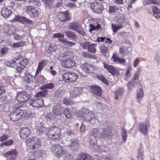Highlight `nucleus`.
Instances as JSON below:
<instances>
[{
	"mask_svg": "<svg viewBox=\"0 0 160 160\" xmlns=\"http://www.w3.org/2000/svg\"><path fill=\"white\" fill-rule=\"evenodd\" d=\"M40 133L44 132L48 136V137L52 140H57L60 136L61 130L59 128L56 127H53L49 129H47L43 126L38 129Z\"/></svg>",
	"mask_w": 160,
	"mask_h": 160,
	"instance_id": "nucleus-1",
	"label": "nucleus"
},
{
	"mask_svg": "<svg viewBox=\"0 0 160 160\" xmlns=\"http://www.w3.org/2000/svg\"><path fill=\"white\" fill-rule=\"evenodd\" d=\"M90 155L85 153H82L80 154L77 160H91Z\"/></svg>",
	"mask_w": 160,
	"mask_h": 160,
	"instance_id": "nucleus-30",
	"label": "nucleus"
},
{
	"mask_svg": "<svg viewBox=\"0 0 160 160\" xmlns=\"http://www.w3.org/2000/svg\"><path fill=\"white\" fill-rule=\"evenodd\" d=\"M70 143L71 144L68 145V146H70L72 149L77 150L78 148V141L76 140H71Z\"/></svg>",
	"mask_w": 160,
	"mask_h": 160,
	"instance_id": "nucleus-35",
	"label": "nucleus"
},
{
	"mask_svg": "<svg viewBox=\"0 0 160 160\" xmlns=\"http://www.w3.org/2000/svg\"><path fill=\"white\" fill-rule=\"evenodd\" d=\"M63 160H74L73 156L69 153L67 154L64 157Z\"/></svg>",
	"mask_w": 160,
	"mask_h": 160,
	"instance_id": "nucleus-54",
	"label": "nucleus"
},
{
	"mask_svg": "<svg viewBox=\"0 0 160 160\" xmlns=\"http://www.w3.org/2000/svg\"><path fill=\"white\" fill-rule=\"evenodd\" d=\"M63 108L59 104H57L52 107V111L57 115H61L62 113Z\"/></svg>",
	"mask_w": 160,
	"mask_h": 160,
	"instance_id": "nucleus-19",
	"label": "nucleus"
},
{
	"mask_svg": "<svg viewBox=\"0 0 160 160\" xmlns=\"http://www.w3.org/2000/svg\"><path fill=\"white\" fill-rule=\"evenodd\" d=\"M83 118L84 119V122H90L91 123H93L96 117L94 112L87 110L85 112Z\"/></svg>",
	"mask_w": 160,
	"mask_h": 160,
	"instance_id": "nucleus-7",
	"label": "nucleus"
},
{
	"mask_svg": "<svg viewBox=\"0 0 160 160\" xmlns=\"http://www.w3.org/2000/svg\"><path fill=\"white\" fill-rule=\"evenodd\" d=\"M28 2L29 4L37 7H39L41 5L40 3L38 0H28Z\"/></svg>",
	"mask_w": 160,
	"mask_h": 160,
	"instance_id": "nucleus-45",
	"label": "nucleus"
},
{
	"mask_svg": "<svg viewBox=\"0 0 160 160\" xmlns=\"http://www.w3.org/2000/svg\"><path fill=\"white\" fill-rule=\"evenodd\" d=\"M68 29L77 32L80 34L83 35L85 32L81 23L77 22H73L68 25Z\"/></svg>",
	"mask_w": 160,
	"mask_h": 160,
	"instance_id": "nucleus-5",
	"label": "nucleus"
},
{
	"mask_svg": "<svg viewBox=\"0 0 160 160\" xmlns=\"http://www.w3.org/2000/svg\"><path fill=\"white\" fill-rule=\"evenodd\" d=\"M10 117L11 120L14 122L17 121L21 118L14 111L11 114Z\"/></svg>",
	"mask_w": 160,
	"mask_h": 160,
	"instance_id": "nucleus-38",
	"label": "nucleus"
},
{
	"mask_svg": "<svg viewBox=\"0 0 160 160\" xmlns=\"http://www.w3.org/2000/svg\"><path fill=\"white\" fill-rule=\"evenodd\" d=\"M1 13L3 17L8 18L12 14V12L10 10L4 7L2 8L1 11Z\"/></svg>",
	"mask_w": 160,
	"mask_h": 160,
	"instance_id": "nucleus-26",
	"label": "nucleus"
},
{
	"mask_svg": "<svg viewBox=\"0 0 160 160\" xmlns=\"http://www.w3.org/2000/svg\"><path fill=\"white\" fill-rule=\"evenodd\" d=\"M13 143V141L12 139H9L7 141L2 143L1 146H3L4 145L6 146H10Z\"/></svg>",
	"mask_w": 160,
	"mask_h": 160,
	"instance_id": "nucleus-55",
	"label": "nucleus"
},
{
	"mask_svg": "<svg viewBox=\"0 0 160 160\" xmlns=\"http://www.w3.org/2000/svg\"><path fill=\"white\" fill-rule=\"evenodd\" d=\"M90 43V42H80L79 43L80 46L84 49H87L88 47V45Z\"/></svg>",
	"mask_w": 160,
	"mask_h": 160,
	"instance_id": "nucleus-47",
	"label": "nucleus"
},
{
	"mask_svg": "<svg viewBox=\"0 0 160 160\" xmlns=\"http://www.w3.org/2000/svg\"><path fill=\"white\" fill-rule=\"evenodd\" d=\"M16 114L21 118L22 116L24 115V111L20 109L19 108H16L14 111Z\"/></svg>",
	"mask_w": 160,
	"mask_h": 160,
	"instance_id": "nucleus-40",
	"label": "nucleus"
},
{
	"mask_svg": "<svg viewBox=\"0 0 160 160\" xmlns=\"http://www.w3.org/2000/svg\"><path fill=\"white\" fill-rule=\"evenodd\" d=\"M9 138L8 135L6 134H3L0 138L1 142H3L5 141Z\"/></svg>",
	"mask_w": 160,
	"mask_h": 160,
	"instance_id": "nucleus-56",
	"label": "nucleus"
},
{
	"mask_svg": "<svg viewBox=\"0 0 160 160\" xmlns=\"http://www.w3.org/2000/svg\"><path fill=\"white\" fill-rule=\"evenodd\" d=\"M30 98V94L26 91L20 92H18L16 96V99L20 103H22L27 102Z\"/></svg>",
	"mask_w": 160,
	"mask_h": 160,
	"instance_id": "nucleus-4",
	"label": "nucleus"
},
{
	"mask_svg": "<svg viewBox=\"0 0 160 160\" xmlns=\"http://www.w3.org/2000/svg\"><path fill=\"white\" fill-rule=\"evenodd\" d=\"M20 60H18V62H17V65H19L21 67H22L23 68H25L26 67V65H27L28 61L27 59L26 58H23L21 60V58H19Z\"/></svg>",
	"mask_w": 160,
	"mask_h": 160,
	"instance_id": "nucleus-34",
	"label": "nucleus"
},
{
	"mask_svg": "<svg viewBox=\"0 0 160 160\" xmlns=\"http://www.w3.org/2000/svg\"><path fill=\"white\" fill-rule=\"evenodd\" d=\"M57 49L55 46L52 45H50L48 49L46 50V52L48 54H50L52 51H55Z\"/></svg>",
	"mask_w": 160,
	"mask_h": 160,
	"instance_id": "nucleus-46",
	"label": "nucleus"
},
{
	"mask_svg": "<svg viewBox=\"0 0 160 160\" xmlns=\"http://www.w3.org/2000/svg\"><path fill=\"white\" fill-rule=\"evenodd\" d=\"M54 86V84L53 83H50L45 84L43 86V87L45 89H52L53 88Z\"/></svg>",
	"mask_w": 160,
	"mask_h": 160,
	"instance_id": "nucleus-53",
	"label": "nucleus"
},
{
	"mask_svg": "<svg viewBox=\"0 0 160 160\" xmlns=\"http://www.w3.org/2000/svg\"><path fill=\"white\" fill-rule=\"evenodd\" d=\"M15 19L16 20L21 22L23 23H27L28 24H32V20L23 16L19 15L15 16Z\"/></svg>",
	"mask_w": 160,
	"mask_h": 160,
	"instance_id": "nucleus-20",
	"label": "nucleus"
},
{
	"mask_svg": "<svg viewBox=\"0 0 160 160\" xmlns=\"http://www.w3.org/2000/svg\"><path fill=\"white\" fill-rule=\"evenodd\" d=\"M78 77V75L74 72H67L63 74V80L66 83L74 82Z\"/></svg>",
	"mask_w": 160,
	"mask_h": 160,
	"instance_id": "nucleus-6",
	"label": "nucleus"
},
{
	"mask_svg": "<svg viewBox=\"0 0 160 160\" xmlns=\"http://www.w3.org/2000/svg\"><path fill=\"white\" fill-rule=\"evenodd\" d=\"M31 133V131L28 128H22L20 130V137L23 139L26 138Z\"/></svg>",
	"mask_w": 160,
	"mask_h": 160,
	"instance_id": "nucleus-15",
	"label": "nucleus"
},
{
	"mask_svg": "<svg viewBox=\"0 0 160 160\" xmlns=\"http://www.w3.org/2000/svg\"><path fill=\"white\" fill-rule=\"evenodd\" d=\"M109 8L110 13H113L117 10V8L115 6H110L109 7Z\"/></svg>",
	"mask_w": 160,
	"mask_h": 160,
	"instance_id": "nucleus-59",
	"label": "nucleus"
},
{
	"mask_svg": "<svg viewBox=\"0 0 160 160\" xmlns=\"http://www.w3.org/2000/svg\"><path fill=\"white\" fill-rule=\"evenodd\" d=\"M29 149H33L39 148L41 145L40 140L36 137L28 138L26 141Z\"/></svg>",
	"mask_w": 160,
	"mask_h": 160,
	"instance_id": "nucleus-2",
	"label": "nucleus"
},
{
	"mask_svg": "<svg viewBox=\"0 0 160 160\" xmlns=\"http://www.w3.org/2000/svg\"><path fill=\"white\" fill-rule=\"evenodd\" d=\"M62 65L65 68H70L75 65V62L70 59V58L66 61L63 62V63L62 64Z\"/></svg>",
	"mask_w": 160,
	"mask_h": 160,
	"instance_id": "nucleus-24",
	"label": "nucleus"
},
{
	"mask_svg": "<svg viewBox=\"0 0 160 160\" xmlns=\"http://www.w3.org/2000/svg\"><path fill=\"white\" fill-rule=\"evenodd\" d=\"M153 11L154 16L156 18H160V11L157 7L155 6H152V7Z\"/></svg>",
	"mask_w": 160,
	"mask_h": 160,
	"instance_id": "nucleus-32",
	"label": "nucleus"
},
{
	"mask_svg": "<svg viewBox=\"0 0 160 160\" xmlns=\"http://www.w3.org/2000/svg\"><path fill=\"white\" fill-rule=\"evenodd\" d=\"M139 63V60L137 58L133 61V66L134 68L137 67Z\"/></svg>",
	"mask_w": 160,
	"mask_h": 160,
	"instance_id": "nucleus-64",
	"label": "nucleus"
},
{
	"mask_svg": "<svg viewBox=\"0 0 160 160\" xmlns=\"http://www.w3.org/2000/svg\"><path fill=\"white\" fill-rule=\"evenodd\" d=\"M64 33L66 34V36L69 38H70L71 39H77L76 35L74 32L71 31H66Z\"/></svg>",
	"mask_w": 160,
	"mask_h": 160,
	"instance_id": "nucleus-37",
	"label": "nucleus"
},
{
	"mask_svg": "<svg viewBox=\"0 0 160 160\" xmlns=\"http://www.w3.org/2000/svg\"><path fill=\"white\" fill-rule=\"evenodd\" d=\"M100 152H102L105 153V154H102V156L103 158H104L105 160H111V159L110 157L108 156H105V154H106L105 152L104 151V150H102V149H100Z\"/></svg>",
	"mask_w": 160,
	"mask_h": 160,
	"instance_id": "nucleus-60",
	"label": "nucleus"
},
{
	"mask_svg": "<svg viewBox=\"0 0 160 160\" xmlns=\"http://www.w3.org/2000/svg\"><path fill=\"white\" fill-rule=\"evenodd\" d=\"M25 41H22L17 43H14L12 45V46L14 48L19 47H20L24 45L25 44Z\"/></svg>",
	"mask_w": 160,
	"mask_h": 160,
	"instance_id": "nucleus-51",
	"label": "nucleus"
},
{
	"mask_svg": "<svg viewBox=\"0 0 160 160\" xmlns=\"http://www.w3.org/2000/svg\"><path fill=\"white\" fill-rule=\"evenodd\" d=\"M18 60H20V59L18 58H14L13 60H10L6 63L7 65L9 67L12 68H15L16 66L15 63H16Z\"/></svg>",
	"mask_w": 160,
	"mask_h": 160,
	"instance_id": "nucleus-31",
	"label": "nucleus"
},
{
	"mask_svg": "<svg viewBox=\"0 0 160 160\" xmlns=\"http://www.w3.org/2000/svg\"><path fill=\"white\" fill-rule=\"evenodd\" d=\"M100 50L101 52L104 55H106L108 50V48L104 46H101L100 48Z\"/></svg>",
	"mask_w": 160,
	"mask_h": 160,
	"instance_id": "nucleus-52",
	"label": "nucleus"
},
{
	"mask_svg": "<svg viewBox=\"0 0 160 160\" xmlns=\"http://www.w3.org/2000/svg\"><path fill=\"white\" fill-rule=\"evenodd\" d=\"M103 67L106 69L112 75H118L119 73V71L116 69L113 66L109 65L108 64L103 63Z\"/></svg>",
	"mask_w": 160,
	"mask_h": 160,
	"instance_id": "nucleus-16",
	"label": "nucleus"
},
{
	"mask_svg": "<svg viewBox=\"0 0 160 160\" xmlns=\"http://www.w3.org/2000/svg\"><path fill=\"white\" fill-rule=\"evenodd\" d=\"M80 67L83 71L86 73H93L96 69L94 66L87 62L81 63Z\"/></svg>",
	"mask_w": 160,
	"mask_h": 160,
	"instance_id": "nucleus-10",
	"label": "nucleus"
},
{
	"mask_svg": "<svg viewBox=\"0 0 160 160\" xmlns=\"http://www.w3.org/2000/svg\"><path fill=\"white\" fill-rule=\"evenodd\" d=\"M89 142V147L93 151H101L99 147L97 146V140L95 137L93 136H90Z\"/></svg>",
	"mask_w": 160,
	"mask_h": 160,
	"instance_id": "nucleus-9",
	"label": "nucleus"
},
{
	"mask_svg": "<svg viewBox=\"0 0 160 160\" xmlns=\"http://www.w3.org/2000/svg\"><path fill=\"white\" fill-rule=\"evenodd\" d=\"M53 155L56 158H58L64 155L66 152L62 147L59 145L53 146L51 149Z\"/></svg>",
	"mask_w": 160,
	"mask_h": 160,
	"instance_id": "nucleus-3",
	"label": "nucleus"
},
{
	"mask_svg": "<svg viewBox=\"0 0 160 160\" xmlns=\"http://www.w3.org/2000/svg\"><path fill=\"white\" fill-rule=\"evenodd\" d=\"M17 155V152L15 150L8 151L4 154V156L7 158V160H15Z\"/></svg>",
	"mask_w": 160,
	"mask_h": 160,
	"instance_id": "nucleus-17",
	"label": "nucleus"
},
{
	"mask_svg": "<svg viewBox=\"0 0 160 160\" xmlns=\"http://www.w3.org/2000/svg\"><path fill=\"white\" fill-rule=\"evenodd\" d=\"M143 150L142 149V144L140 145L138 151V156H137L138 160H144V157L143 153Z\"/></svg>",
	"mask_w": 160,
	"mask_h": 160,
	"instance_id": "nucleus-29",
	"label": "nucleus"
},
{
	"mask_svg": "<svg viewBox=\"0 0 160 160\" xmlns=\"http://www.w3.org/2000/svg\"><path fill=\"white\" fill-rule=\"evenodd\" d=\"M139 74H140L138 72H136L134 75L133 80L134 81L136 80L137 81L139 82Z\"/></svg>",
	"mask_w": 160,
	"mask_h": 160,
	"instance_id": "nucleus-61",
	"label": "nucleus"
},
{
	"mask_svg": "<svg viewBox=\"0 0 160 160\" xmlns=\"http://www.w3.org/2000/svg\"><path fill=\"white\" fill-rule=\"evenodd\" d=\"M64 114L67 118H70L71 116V112L69 108H65L63 111Z\"/></svg>",
	"mask_w": 160,
	"mask_h": 160,
	"instance_id": "nucleus-48",
	"label": "nucleus"
},
{
	"mask_svg": "<svg viewBox=\"0 0 160 160\" xmlns=\"http://www.w3.org/2000/svg\"><path fill=\"white\" fill-rule=\"evenodd\" d=\"M125 90L123 88H119L117 89L114 92L115 99H118L119 97L122 96Z\"/></svg>",
	"mask_w": 160,
	"mask_h": 160,
	"instance_id": "nucleus-28",
	"label": "nucleus"
},
{
	"mask_svg": "<svg viewBox=\"0 0 160 160\" xmlns=\"http://www.w3.org/2000/svg\"><path fill=\"white\" fill-rule=\"evenodd\" d=\"M47 62L46 60H43L38 63V68L36 72L35 77H36L37 75L38 74L39 72L43 69L44 67L46 64Z\"/></svg>",
	"mask_w": 160,
	"mask_h": 160,
	"instance_id": "nucleus-25",
	"label": "nucleus"
},
{
	"mask_svg": "<svg viewBox=\"0 0 160 160\" xmlns=\"http://www.w3.org/2000/svg\"><path fill=\"white\" fill-rule=\"evenodd\" d=\"M70 58V56L68 55L67 52H65L59 55L58 57V59L61 62L62 64L63 63V62L66 61Z\"/></svg>",
	"mask_w": 160,
	"mask_h": 160,
	"instance_id": "nucleus-27",
	"label": "nucleus"
},
{
	"mask_svg": "<svg viewBox=\"0 0 160 160\" xmlns=\"http://www.w3.org/2000/svg\"><path fill=\"white\" fill-rule=\"evenodd\" d=\"M122 137L123 142H125L127 140V135L126 131L124 129H123V131L122 132Z\"/></svg>",
	"mask_w": 160,
	"mask_h": 160,
	"instance_id": "nucleus-57",
	"label": "nucleus"
},
{
	"mask_svg": "<svg viewBox=\"0 0 160 160\" xmlns=\"http://www.w3.org/2000/svg\"><path fill=\"white\" fill-rule=\"evenodd\" d=\"M68 13V12H60L58 15V18L61 22H65L67 21L70 19V17Z\"/></svg>",
	"mask_w": 160,
	"mask_h": 160,
	"instance_id": "nucleus-21",
	"label": "nucleus"
},
{
	"mask_svg": "<svg viewBox=\"0 0 160 160\" xmlns=\"http://www.w3.org/2000/svg\"><path fill=\"white\" fill-rule=\"evenodd\" d=\"M103 133L102 134L101 137L102 139L107 140L111 138L112 136V133L109 130L105 129L103 130Z\"/></svg>",
	"mask_w": 160,
	"mask_h": 160,
	"instance_id": "nucleus-23",
	"label": "nucleus"
},
{
	"mask_svg": "<svg viewBox=\"0 0 160 160\" xmlns=\"http://www.w3.org/2000/svg\"><path fill=\"white\" fill-rule=\"evenodd\" d=\"M138 82V81H137L136 80L134 81L133 80L132 81L128 82L127 84V86L128 89L131 90L132 88L135 86H136Z\"/></svg>",
	"mask_w": 160,
	"mask_h": 160,
	"instance_id": "nucleus-43",
	"label": "nucleus"
},
{
	"mask_svg": "<svg viewBox=\"0 0 160 160\" xmlns=\"http://www.w3.org/2000/svg\"><path fill=\"white\" fill-rule=\"evenodd\" d=\"M136 96L138 101L139 102L140 101L144 96L143 91L142 88H140L137 91Z\"/></svg>",
	"mask_w": 160,
	"mask_h": 160,
	"instance_id": "nucleus-36",
	"label": "nucleus"
},
{
	"mask_svg": "<svg viewBox=\"0 0 160 160\" xmlns=\"http://www.w3.org/2000/svg\"><path fill=\"white\" fill-rule=\"evenodd\" d=\"M67 6L70 8L73 9L76 7L75 4L74 3L68 2L67 4Z\"/></svg>",
	"mask_w": 160,
	"mask_h": 160,
	"instance_id": "nucleus-62",
	"label": "nucleus"
},
{
	"mask_svg": "<svg viewBox=\"0 0 160 160\" xmlns=\"http://www.w3.org/2000/svg\"><path fill=\"white\" fill-rule=\"evenodd\" d=\"M25 36L24 34L20 35L17 33H15L13 34V38L16 40H21L24 38Z\"/></svg>",
	"mask_w": 160,
	"mask_h": 160,
	"instance_id": "nucleus-49",
	"label": "nucleus"
},
{
	"mask_svg": "<svg viewBox=\"0 0 160 160\" xmlns=\"http://www.w3.org/2000/svg\"><path fill=\"white\" fill-rule=\"evenodd\" d=\"M26 12L30 17L35 18L38 17L39 14L38 10L31 6L26 7Z\"/></svg>",
	"mask_w": 160,
	"mask_h": 160,
	"instance_id": "nucleus-8",
	"label": "nucleus"
},
{
	"mask_svg": "<svg viewBox=\"0 0 160 160\" xmlns=\"http://www.w3.org/2000/svg\"><path fill=\"white\" fill-rule=\"evenodd\" d=\"M30 105L33 107L39 108L43 107L44 102L42 99H40L38 98H35L34 99L30 100Z\"/></svg>",
	"mask_w": 160,
	"mask_h": 160,
	"instance_id": "nucleus-12",
	"label": "nucleus"
},
{
	"mask_svg": "<svg viewBox=\"0 0 160 160\" xmlns=\"http://www.w3.org/2000/svg\"><path fill=\"white\" fill-rule=\"evenodd\" d=\"M47 93L46 90H43L42 91L39 92L35 96V98H38L40 99H42L41 97H44Z\"/></svg>",
	"mask_w": 160,
	"mask_h": 160,
	"instance_id": "nucleus-41",
	"label": "nucleus"
},
{
	"mask_svg": "<svg viewBox=\"0 0 160 160\" xmlns=\"http://www.w3.org/2000/svg\"><path fill=\"white\" fill-rule=\"evenodd\" d=\"M97 45L94 43L91 44L90 43L89 44L88 47L87 48L88 51L90 52L95 53L96 52V47Z\"/></svg>",
	"mask_w": 160,
	"mask_h": 160,
	"instance_id": "nucleus-33",
	"label": "nucleus"
},
{
	"mask_svg": "<svg viewBox=\"0 0 160 160\" xmlns=\"http://www.w3.org/2000/svg\"><path fill=\"white\" fill-rule=\"evenodd\" d=\"M64 35L61 33H56L53 34V37L55 38H63Z\"/></svg>",
	"mask_w": 160,
	"mask_h": 160,
	"instance_id": "nucleus-58",
	"label": "nucleus"
},
{
	"mask_svg": "<svg viewBox=\"0 0 160 160\" xmlns=\"http://www.w3.org/2000/svg\"><path fill=\"white\" fill-rule=\"evenodd\" d=\"M90 136H93L95 137V138H99L100 137V132L98 129L96 128L92 130L91 132Z\"/></svg>",
	"mask_w": 160,
	"mask_h": 160,
	"instance_id": "nucleus-39",
	"label": "nucleus"
},
{
	"mask_svg": "<svg viewBox=\"0 0 160 160\" xmlns=\"http://www.w3.org/2000/svg\"><path fill=\"white\" fill-rule=\"evenodd\" d=\"M90 6L94 12L100 13L102 12L103 7L101 3H99L96 2H91Z\"/></svg>",
	"mask_w": 160,
	"mask_h": 160,
	"instance_id": "nucleus-11",
	"label": "nucleus"
},
{
	"mask_svg": "<svg viewBox=\"0 0 160 160\" xmlns=\"http://www.w3.org/2000/svg\"><path fill=\"white\" fill-rule=\"evenodd\" d=\"M82 88L76 87L72 89L70 91V97L72 98L77 97L82 94Z\"/></svg>",
	"mask_w": 160,
	"mask_h": 160,
	"instance_id": "nucleus-14",
	"label": "nucleus"
},
{
	"mask_svg": "<svg viewBox=\"0 0 160 160\" xmlns=\"http://www.w3.org/2000/svg\"><path fill=\"white\" fill-rule=\"evenodd\" d=\"M150 127L149 122L146 123L141 122L139 125V130L142 133L144 134H146L148 132V129Z\"/></svg>",
	"mask_w": 160,
	"mask_h": 160,
	"instance_id": "nucleus-13",
	"label": "nucleus"
},
{
	"mask_svg": "<svg viewBox=\"0 0 160 160\" xmlns=\"http://www.w3.org/2000/svg\"><path fill=\"white\" fill-rule=\"evenodd\" d=\"M6 28H4L5 31H6V33L9 35H11L14 34L13 32L11 30V28H10L7 30H6Z\"/></svg>",
	"mask_w": 160,
	"mask_h": 160,
	"instance_id": "nucleus-63",
	"label": "nucleus"
},
{
	"mask_svg": "<svg viewBox=\"0 0 160 160\" xmlns=\"http://www.w3.org/2000/svg\"><path fill=\"white\" fill-rule=\"evenodd\" d=\"M123 27V25L121 24L117 25L112 24V28L113 31L114 33H116L120 29L122 28Z\"/></svg>",
	"mask_w": 160,
	"mask_h": 160,
	"instance_id": "nucleus-42",
	"label": "nucleus"
},
{
	"mask_svg": "<svg viewBox=\"0 0 160 160\" xmlns=\"http://www.w3.org/2000/svg\"><path fill=\"white\" fill-rule=\"evenodd\" d=\"M96 77L98 78L102 81L104 83L106 84L108 83L107 80L102 75H97Z\"/></svg>",
	"mask_w": 160,
	"mask_h": 160,
	"instance_id": "nucleus-50",
	"label": "nucleus"
},
{
	"mask_svg": "<svg viewBox=\"0 0 160 160\" xmlns=\"http://www.w3.org/2000/svg\"><path fill=\"white\" fill-rule=\"evenodd\" d=\"M90 91L92 93L99 96L101 95L102 91L100 87L98 86L92 85L91 86Z\"/></svg>",
	"mask_w": 160,
	"mask_h": 160,
	"instance_id": "nucleus-22",
	"label": "nucleus"
},
{
	"mask_svg": "<svg viewBox=\"0 0 160 160\" xmlns=\"http://www.w3.org/2000/svg\"><path fill=\"white\" fill-rule=\"evenodd\" d=\"M111 59L113 62L122 65H124L126 62V59L124 58L117 57L114 53H113Z\"/></svg>",
	"mask_w": 160,
	"mask_h": 160,
	"instance_id": "nucleus-18",
	"label": "nucleus"
},
{
	"mask_svg": "<svg viewBox=\"0 0 160 160\" xmlns=\"http://www.w3.org/2000/svg\"><path fill=\"white\" fill-rule=\"evenodd\" d=\"M24 79L28 82H31L32 81L33 76L31 74L29 73H26L25 76L24 77Z\"/></svg>",
	"mask_w": 160,
	"mask_h": 160,
	"instance_id": "nucleus-44",
	"label": "nucleus"
}]
</instances>
